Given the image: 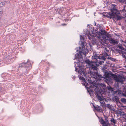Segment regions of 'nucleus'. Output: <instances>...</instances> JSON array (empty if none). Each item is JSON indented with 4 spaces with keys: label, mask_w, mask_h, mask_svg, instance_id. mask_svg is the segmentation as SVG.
Wrapping results in <instances>:
<instances>
[{
    "label": "nucleus",
    "mask_w": 126,
    "mask_h": 126,
    "mask_svg": "<svg viewBox=\"0 0 126 126\" xmlns=\"http://www.w3.org/2000/svg\"><path fill=\"white\" fill-rule=\"evenodd\" d=\"M121 101L124 103H126V99L124 98H122L121 99Z\"/></svg>",
    "instance_id": "15"
},
{
    "label": "nucleus",
    "mask_w": 126,
    "mask_h": 126,
    "mask_svg": "<svg viewBox=\"0 0 126 126\" xmlns=\"http://www.w3.org/2000/svg\"><path fill=\"white\" fill-rule=\"evenodd\" d=\"M79 79L80 80H82L83 81H84V82H85V79L83 77H80L79 78Z\"/></svg>",
    "instance_id": "23"
},
{
    "label": "nucleus",
    "mask_w": 126,
    "mask_h": 126,
    "mask_svg": "<svg viewBox=\"0 0 126 126\" xmlns=\"http://www.w3.org/2000/svg\"><path fill=\"white\" fill-rule=\"evenodd\" d=\"M5 4L4 3L2 2H0V5H2V6H4Z\"/></svg>",
    "instance_id": "27"
},
{
    "label": "nucleus",
    "mask_w": 126,
    "mask_h": 126,
    "mask_svg": "<svg viewBox=\"0 0 126 126\" xmlns=\"http://www.w3.org/2000/svg\"><path fill=\"white\" fill-rule=\"evenodd\" d=\"M109 89H110V88H108V90H109Z\"/></svg>",
    "instance_id": "35"
},
{
    "label": "nucleus",
    "mask_w": 126,
    "mask_h": 126,
    "mask_svg": "<svg viewBox=\"0 0 126 126\" xmlns=\"http://www.w3.org/2000/svg\"><path fill=\"white\" fill-rule=\"evenodd\" d=\"M66 25V24H62V25L63 26H65Z\"/></svg>",
    "instance_id": "33"
},
{
    "label": "nucleus",
    "mask_w": 126,
    "mask_h": 126,
    "mask_svg": "<svg viewBox=\"0 0 126 126\" xmlns=\"http://www.w3.org/2000/svg\"><path fill=\"white\" fill-rule=\"evenodd\" d=\"M113 99L114 101H115L116 102H117L118 100V97L116 96L113 97Z\"/></svg>",
    "instance_id": "17"
},
{
    "label": "nucleus",
    "mask_w": 126,
    "mask_h": 126,
    "mask_svg": "<svg viewBox=\"0 0 126 126\" xmlns=\"http://www.w3.org/2000/svg\"><path fill=\"white\" fill-rule=\"evenodd\" d=\"M80 38L81 40L82 39H84L83 37H82V36L81 35H80Z\"/></svg>",
    "instance_id": "29"
},
{
    "label": "nucleus",
    "mask_w": 126,
    "mask_h": 126,
    "mask_svg": "<svg viewBox=\"0 0 126 126\" xmlns=\"http://www.w3.org/2000/svg\"><path fill=\"white\" fill-rule=\"evenodd\" d=\"M110 121L111 123H113L114 124H115L116 123V120L113 118L111 119Z\"/></svg>",
    "instance_id": "16"
},
{
    "label": "nucleus",
    "mask_w": 126,
    "mask_h": 126,
    "mask_svg": "<svg viewBox=\"0 0 126 126\" xmlns=\"http://www.w3.org/2000/svg\"><path fill=\"white\" fill-rule=\"evenodd\" d=\"M107 107L108 108L110 109H111V106L109 104H108L107 105Z\"/></svg>",
    "instance_id": "28"
},
{
    "label": "nucleus",
    "mask_w": 126,
    "mask_h": 126,
    "mask_svg": "<svg viewBox=\"0 0 126 126\" xmlns=\"http://www.w3.org/2000/svg\"><path fill=\"white\" fill-rule=\"evenodd\" d=\"M88 36L90 40L94 39V37L96 36L99 38V41L101 44L104 46H106L107 44L106 43V40H109L110 43L112 44L115 45L117 43V42L113 39L110 38L108 39V36L107 35V32H87Z\"/></svg>",
    "instance_id": "1"
},
{
    "label": "nucleus",
    "mask_w": 126,
    "mask_h": 126,
    "mask_svg": "<svg viewBox=\"0 0 126 126\" xmlns=\"http://www.w3.org/2000/svg\"><path fill=\"white\" fill-rule=\"evenodd\" d=\"M92 74L93 76H95L94 78L95 79H97L98 80H101V78H102V77L101 75H98V74L97 72H93Z\"/></svg>",
    "instance_id": "5"
},
{
    "label": "nucleus",
    "mask_w": 126,
    "mask_h": 126,
    "mask_svg": "<svg viewBox=\"0 0 126 126\" xmlns=\"http://www.w3.org/2000/svg\"><path fill=\"white\" fill-rule=\"evenodd\" d=\"M85 62L86 63L89 65H91V63H92V62H90V61L88 59L86 60L85 61Z\"/></svg>",
    "instance_id": "14"
},
{
    "label": "nucleus",
    "mask_w": 126,
    "mask_h": 126,
    "mask_svg": "<svg viewBox=\"0 0 126 126\" xmlns=\"http://www.w3.org/2000/svg\"><path fill=\"white\" fill-rule=\"evenodd\" d=\"M93 82H90V85L89 86V88H92L93 87H94L95 86V85L94 84L93 85V83H92Z\"/></svg>",
    "instance_id": "19"
},
{
    "label": "nucleus",
    "mask_w": 126,
    "mask_h": 126,
    "mask_svg": "<svg viewBox=\"0 0 126 126\" xmlns=\"http://www.w3.org/2000/svg\"><path fill=\"white\" fill-rule=\"evenodd\" d=\"M94 107L98 111L102 112L103 111L102 109L98 105H97L96 106L94 105Z\"/></svg>",
    "instance_id": "11"
},
{
    "label": "nucleus",
    "mask_w": 126,
    "mask_h": 126,
    "mask_svg": "<svg viewBox=\"0 0 126 126\" xmlns=\"http://www.w3.org/2000/svg\"><path fill=\"white\" fill-rule=\"evenodd\" d=\"M118 47L121 50H124V48L122 47V45L121 44H119L118 46Z\"/></svg>",
    "instance_id": "13"
},
{
    "label": "nucleus",
    "mask_w": 126,
    "mask_h": 126,
    "mask_svg": "<svg viewBox=\"0 0 126 126\" xmlns=\"http://www.w3.org/2000/svg\"><path fill=\"white\" fill-rule=\"evenodd\" d=\"M104 117L105 119V121L106 123V124H109V125H110L109 124V122L108 121V118L107 117V116H106L104 115Z\"/></svg>",
    "instance_id": "12"
},
{
    "label": "nucleus",
    "mask_w": 126,
    "mask_h": 126,
    "mask_svg": "<svg viewBox=\"0 0 126 126\" xmlns=\"http://www.w3.org/2000/svg\"><path fill=\"white\" fill-rule=\"evenodd\" d=\"M87 29L88 30L87 32H94V30L93 26L92 25L89 24L88 25Z\"/></svg>",
    "instance_id": "8"
},
{
    "label": "nucleus",
    "mask_w": 126,
    "mask_h": 126,
    "mask_svg": "<svg viewBox=\"0 0 126 126\" xmlns=\"http://www.w3.org/2000/svg\"><path fill=\"white\" fill-rule=\"evenodd\" d=\"M100 86H102L103 87H105V86H106V85L105 84H102V83H101L100 84Z\"/></svg>",
    "instance_id": "26"
},
{
    "label": "nucleus",
    "mask_w": 126,
    "mask_h": 126,
    "mask_svg": "<svg viewBox=\"0 0 126 126\" xmlns=\"http://www.w3.org/2000/svg\"><path fill=\"white\" fill-rule=\"evenodd\" d=\"M112 75L114 76L113 78V79L117 82L123 83V82L125 80V78L123 76L119 75L117 76L115 74H112Z\"/></svg>",
    "instance_id": "3"
},
{
    "label": "nucleus",
    "mask_w": 126,
    "mask_h": 126,
    "mask_svg": "<svg viewBox=\"0 0 126 126\" xmlns=\"http://www.w3.org/2000/svg\"><path fill=\"white\" fill-rule=\"evenodd\" d=\"M94 25L95 26H96V22H95L94 23Z\"/></svg>",
    "instance_id": "34"
},
{
    "label": "nucleus",
    "mask_w": 126,
    "mask_h": 126,
    "mask_svg": "<svg viewBox=\"0 0 126 126\" xmlns=\"http://www.w3.org/2000/svg\"><path fill=\"white\" fill-rule=\"evenodd\" d=\"M122 42L123 43H122V44L123 45L124 44L123 43H125L126 44V41L125 40V41H122Z\"/></svg>",
    "instance_id": "31"
},
{
    "label": "nucleus",
    "mask_w": 126,
    "mask_h": 126,
    "mask_svg": "<svg viewBox=\"0 0 126 126\" xmlns=\"http://www.w3.org/2000/svg\"><path fill=\"white\" fill-rule=\"evenodd\" d=\"M84 45V42H82L81 43V45L82 46V49H84V48H85V47Z\"/></svg>",
    "instance_id": "18"
},
{
    "label": "nucleus",
    "mask_w": 126,
    "mask_h": 126,
    "mask_svg": "<svg viewBox=\"0 0 126 126\" xmlns=\"http://www.w3.org/2000/svg\"><path fill=\"white\" fill-rule=\"evenodd\" d=\"M95 30L96 32H106L104 29H103L102 27L99 25H97V28H96V29H95Z\"/></svg>",
    "instance_id": "7"
},
{
    "label": "nucleus",
    "mask_w": 126,
    "mask_h": 126,
    "mask_svg": "<svg viewBox=\"0 0 126 126\" xmlns=\"http://www.w3.org/2000/svg\"><path fill=\"white\" fill-rule=\"evenodd\" d=\"M104 74L106 78H108L112 76L113 78L114 76L112 75V74H112L109 73L108 72H104Z\"/></svg>",
    "instance_id": "9"
},
{
    "label": "nucleus",
    "mask_w": 126,
    "mask_h": 126,
    "mask_svg": "<svg viewBox=\"0 0 126 126\" xmlns=\"http://www.w3.org/2000/svg\"><path fill=\"white\" fill-rule=\"evenodd\" d=\"M115 5L114 4L112 5V6L113 8L110 9L111 13H105L103 14V16L110 19L115 18L116 20L121 19L122 17L120 16V13L115 7H115Z\"/></svg>",
    "instance_id": "2"
},
{
    "label": "nucleus",
    "mask_w": 126,
    "mask_h": 126,
    "mask_svg": "<svg viewBox=\"0 0 126 126\" xmlns=\"http://www.w3.org/2000/svg\"><path fill=\"white\" fill-rule=\"evenodd\" d=\"M98 63L100 65L102 64L103 63H104V61H100L98 62Z\"/></svg>",
    "instance_id": "25"
},
{
    "label": "nucleus",
    "mask_w": 126,
    "mask_h": 126,
    "mask_svg": "<svg viewBox=\"0 0 126 126\" xmlns=\"http://www.w3.org/2000/svg\"><path fill=\"white\" fill-rule=\"evenodd\" d=\"M85 86H87L88 85V83H87L86 82H85Z\"/></svg>",
    "instance_id": "30"
},
{
    "label": "nucleus",
    "mask_w": 126,
    "mask_h": 126,
    "mask_svg": "<svg viewBox=\"0 0 126 126\" xmlns=\"http://www.w3.org/2000/svg\"><path fill=\"white\" fill-rule=\"evenodd\" d=\"M122 11L123 12H126V11L125 10V9H123V10H122Z\"/></svg>",
    "instance_id": "32"
},
{
    "label": "nucleus",
    "mask_w": 126,
    "mask_h": 126,
    "mask_svg": "<svg viewBox=\"0 0 126 126\" xmlns=\"http://www.w3.org/2000/svg\"><path fill=\"white\" fill-rule=\"evenodd\" d=\"M91 66L90 68L94 70H97V64L95 62H92L90 65Z\"/></svg>",
    "instance_id": "6"
},
{
    "label": "nucleus",
    "mask_w": 126,
    "mask_h": 126,
    "mask_svg": "<svg viewBox=\"0 0 126 126\" xmlns=\"http://www.w3.org/2000/svg\"><path fill=\"white\" fill-rule=\"evenodd\" d=\"M94 58L96 60H97L98 59H99L100 57L97 55H95L94 56Z\"/></svg>",
    "instance_id": "21"
},
{
    "label": "nucleus",
    "mask_w": 126,
    "mask_h": 126,
    "mask_svg": "<svg viewBox=\"0 0 126 126\" xmlns=\"http://www.w3.org/2000/svg\"><path fill=\"white\" fill-rule=\"evenodd\" d=\"M100 60L102 59L103 60H105L106 58H105V57L104 56H102L101 58H100V59H99Z\"/></svg>",
    "instance_id": "24"
},
{
    "label": "nucleus",
    "mask_w": 126,
    "mask_h": 126,
    "mask_svg": "<svg viewBox=\"0 0 126 126\" xmlns=\"http://www.w3.org/2000/svg\"><path fill=\"white\" fill-rule=\"evenodd\" d=\"M100 103L101 104V106L102 107L105 106V102L104 101H101V102H100Z\"/></svg>",
    "instance_id": "20"
},
{
    "label": "nucleus",
    "mask_w": 126,
    "mask_h": 126,
    "mask_svg": "<svg viewBox=\"0 0 126 126\" xmlns=\"http://www.w3.org/2000/svg\"><path fill=\"white\" fill-rule=\"evenodd\" d=\"M98 99L100 101H102L103 99L101 98V97L100 96H98Z\"/></svg>",
    "instance_id": "22"
},
{
    "label": "nucleus",
    "mask_w": 126,
    "mask_h": 126,
    "mask_svg": "<svg viewBox=\"0 0 126 126\" xmlns=\"http://www.w3.org/2000/svg\"><path fill=\"white\" fill-rule=\"evenodd\" d=\"M104 56H109V50H108L106 47H104Z\"/></svg>",
    "instance_id": "10"
},
{
    "label": "nucleus",
    "mask_w": 126,
    "mask_h": 126,
    "mask_svg": "<svg viewBox=\"0 0 126 126\" xmlns=\"http://www.w3.org/2000/svg\"><path fill=\"white\" fill-rule=\"evenodd\" d=\"M88 50L86 48L82 49L81 51H79V59H82L83 58L82 55L81 54V53H82L85 56H86V54L88 53Z\"/></svg>",
    "instance_id": "4"
}]
</instances>
